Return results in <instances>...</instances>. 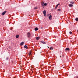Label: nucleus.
I'll use <instances>...</instances> for the list:
<instances>
[{"mask_svg": "<svg viewBox=\"0 0 78 78\" xmlns=\"http://www.w3.org/2000/svg\"><path fill=\"white\" fill-rule=\"evenodd\" d=\"M76 78H78V76H76Z\"/></svg>", "mask_w": 78, "mask_h": 78, "instance_id": "25", "label": "nucleus"}, {"mask_svg": "<svg viewBox=\"0 0 78 78\" xmlns=\"http://www.w3.org/2000/svg\"><path fill=\"white\" fill-rule=\"evenodd\" d=\"M44 6H47V3H45L44 4Z\"/></svg>", "mask_w": 78, "mask_h": 78, "instance_id": "18", "label": "nucleus"}, {"mask_svg": "<svg viewBox=\"0 0 78 78\" xmlns=\"http://www.w3.org/2000/svg\"><path fill=\"white\" fill-rule=\"evenodd\" d=\"M42 5L43 8H44V6H45V5H44V2L43 4H42Z\"/></svg>", "mask_w": 78, "mask_h": 78, "instance_id": "16", "label": "nucleus"}, {"mask_svg": "<svg viewBox=\"0 0 78 78\" xmlns=\"http://www.w3.org/2000/svg\"><path fill=\"white\" fill-rule=\"evenodd\" d=\"M3 72H4L5 71H3Z\"/></svg>", "mask_w": 78, "mask_h": 78, "instance_id": "27", "label": "nucleus"}, {"mask_svg": "<svg viewBox=\"0 0 78 78\" xmlns=\"http://www.w3.org/2000/svg\"><path fill=\"white\" fill-rule=\"evenodd\" d=\"M48 48H49V47L48 46Z\"/></svg>", "mask_w": 78, "mask_h": 78, "instance_id": "26", "label": "nucleus"}, {"mask_svg": "<svg viewBox=\"0 0 78 78\" xmlns=\"http://www.w3.org/2000/svg\"><path fill=\"white\" fill-rule=\"evenodd\" d=\"M27 37L28 38H30V37H31V33L30 32H28L27 34Z\"/></svg>", "mask_w": 78, "mask_h": 78, "instance_id": "1", "label": "nucleus"}, {"mask_svg": "<svg viewBox=\"0 0 78 78\" xmlns=\"http://www.w3.org/2000/svg\"><path fill=\"white\" fill-rule=\"evenodd\" d=\"M57 11H61V9H58Z\"/></svg>", "mask_w": 78, "mask_h": 78, "instance_id": "21", "label": "nucleus"}, {"mask_svg": "<svg viewBox=\"0 0 78 78\" xmlns=\"http://www.w3.org/2000/svg\"><path fill=\"white\" fill-rule=\"evenodd\" d=\"M75 20L76 22H78V18H75Z\"/></svg>", "mask_w": 78, "mask_h": 78, "instance_id": "12", "label": "nucleus"}, {"mask_svg": "<svg viewBox=\"0 0 78 78\" xmlns=\"http://www.w3.org/2000/svg\"><path fill=\"white\" fill-rule=\"evenodd\" d=\"M15 37H16V38H19V35H16Z\"/></svg>", "mask_w": 78, "mask_h": 78, "instance_id": "15", "label": "nucleus"}, {"mask_svg": "<svg viewBox=\"0 0 78 78\" xmlns=\"http://www.w3.org/2000/svg\"><path fill=\"white\" fill-rule=\"evenodd\" d=\"M42 29V27L41 28Z\"/></svg>", "mask_w": 78, "mask_h": 78, "instance_id": "28", "label": "nucleus"}, {"mask_svg": "<svg viewBox=\"0 0 78 78\" xmlns=\"http://www.w3.org/2000/svg\"><path fill=\"white\" fill-rule=\"evenodd\" d=\"M38 30H39V29H38L37 27H36L35 28V31H37Z\"/></svg>", "mask_w": 78, "mask_h": 78, "instance_id": "7", "label": "nucleus"}, {"mask_svg": "<svg viewBox=\"0 0 78 78\" xmlns=\"http://www.w3.org/2000/svg\"><path fill=\"white\" fill-rule=\"evenodd\" d=\"M36 40H37V41H38V40H39V39H40V37H36Z\"/></svg>", "mask_w": 78, "mask_h": 78, "instance_id": "6", "label": "nucleus"}, {"mask_svg": "<svg viewBox=\"0 0 78 78\" xmlns=\"http://www.w3.org/2000/svg\"><path fill=\"white\" fill-rule=\"evenodd\" d=\"M38 8L37 7H36L34 8V9H37Z\"/></svg>", "mask_w": 78, "mask_h": 78, "instance_id": "19", "label": "nucleus"}, {"mask_svg": "<svg viewBox=\"0 0 78 78\" xmlns=\"http://www.w3.org/2000/svg\"><path fill=\"white\" fill-rule=\"evenodd\" d=\"M60 5V4H59V3L58 4L56 5V7H58V5Z\"/></svg>", "mask_w": 78, "mask_h": 78, "instance_id": "20", "label": "nucleus"}, {"mask_svg": "<svg viewBox=\"0 0 78 78\" xmlns=\"http://www.w3.org/2000/svg\"><path fill=\"white\" fill-rule=\"evenodd\" d=\"M69 7H72V6H73V5L72 4H69Z\"/></svg>", "mask_w": 78, "mask_h": 78, "instance_id": "8", "label": "nucleus"}, {"mask_svg": "<svg viewBox=\"0 0 78 78\" xmlns=\"http://www.w3.org/2000/svg\"><path fill=\"white\" fill-rule=\"evenodd\" d=\"M23 44H24V42H22L20 43V45H23Z\"/></svg>", "mask_w": 78, "mask_h": 78, "instance_id": "9", "label": "nucleus"}, {"mask_svg": "<svg viewBox=\"0 0 78 78\" xmlns=\"http://www.w3.org/2000/svg\"><path fill=\"white\" fill-rule=\"evenodd\" d=\"M58 8L57 7H56V6L55 7V9H56V8Z\"/></svg>", "mask_w": 78, "mask_h": 78, "instance_id": "23", "label": "nucleus"}, {"mask_svg": "<svg viewBox=\"0 0 78 78\" xmlns=\"http://www.w3.org/2000/svg\"><path fill=\"white\" fill-rule=\"evenodd\" d=\"M51 19H52V16L50 15L49 17V20H51Z\"/></svg>", "mask_w": 78, "mask_h": 78, "instance_id": "3", "label": "nucleus"}, {"mask_svg": "<svg viewBox=\"0 0 78 78\" xmlns=\"http://www.w3.org/2000/svg\"><path fill=\"white\" fill-rule=\"evenodd\" d=\"M50 50H53V47H50Z\"/></svg>", "mask_w": 78, "mask_h": 78, "instance_id": "11", "label": "nucleus"}, {"mask_svg": "<svg viewBox=\"0 0 78 78\" xmlns=\"http://www.w3.org/2000/svg\"><path fill=\"white\" fill-rule=\"evenodd\" d=\"M24 47L25 48H26V49H28V46H27L25 45Z\"/></svg>", "mask_w": 78, "mask_h": 78, "instance_id": "10", "label": "nucleus"}, {"mask_svg": "<svg viewBox=\"0 0 78 78\" xmlns=\"http://www.w3.org/2000/svg\"><path fill=\"white\" fill-rule=\"evenodd\" d=\"M69 33H70V34H72V32H71V31H70V32H69Z\"/></svg>", "mask_w": 78, "mask_h": 78, "instance_id": "22", "label": "nucleus"}, {"mask_svg": "<svg viewBox=\"0 0 78 78\" xmlns=\"http://www.w3.org/2000/svg\"><path fill=\"white\" fill-rule=\"evenodd\" d=\"M41 43H43V44H46V43H45V42L42 41H41Z\"/></svg>", "mask_w": 78, "mask_h": 78, "instance_id": "13", "label": "nucleus"}, {"mask_svg": "<svg viewBox=\"0 0 78 78\" xmlns=\"http://www.w3.org/2000/svg\"><path fill=\"white\" fill-rule=\"evenodd\" d=\"M6 60H8V58H6Z\"/></svg>", "mask_w": 78, "mask_h": 78, "instance_id": "24", "label": "nucleus"}, {"mask_svg": "<svg viewBox=\"0 0 78 78\" xmlns=\"http://www.w3.org/2000/svg\"><path fill=\"white\" fill-rule=\"evenodd\" d=\"M70 3H71V4H73V3H74V2H70Z\"/></svg>", "mask_w": 78, "mask_h": 78, "instance_id": "17", "label": "nucleus"}, {"mask_svg": "<svg viewBox=\"0 0 78 78\" xmlns=\"http://www.w3.org/2000/svg\"><path fill=\"white\" fill-rule=\"evenodd\" d=\"M66 51H69L70 50V48H67L65 49Z\"/></svg>", "mask_w": 78, "mask_h": 78, "instance_id": "5", "label": "nucleus"}, {"mask_svg": "<svg viewBox=\"0 0 78 78\" xmlns=\"http://www.w3.org/2000/svg\"><path fill=\"white\" fill-rule=\"evenodd\" d=\"M43 14L45 16L47 15V12H46V11L44 10L43 11Z\"/></svg>", "mask_w": 78, "mask_h": 78, "instance_id": "2", "label": "nucleus"}, {"mask_svg": "<svg viewBox=\"0 0 78 78\" xmlns=\"http://www.w3.org/2000/svg\"><path fill=\"white\" fill-rule=\"evenodd\" d=\"M31 52H30L29 53V56H30V55H31Z\"/></svg>", "mask_w": 78, "mask_h": 78, "instance_id": "14", "label": "nucleus"}, {"mask_svg": "<svg viewBox=\"0 0 78 78\" xmlns=\"http://www.w3.org/2000/svg\"><path fill=\"white\" fill-rule=\"evenodd\" d=\"M7 11H4L2 13V15L3 16L4 15H5V14L6 13Z\"/></svg>", "mask_w": 78, "mask_h": 78, "instance_id": "4", "label": "nucleus"}]
</instances>
